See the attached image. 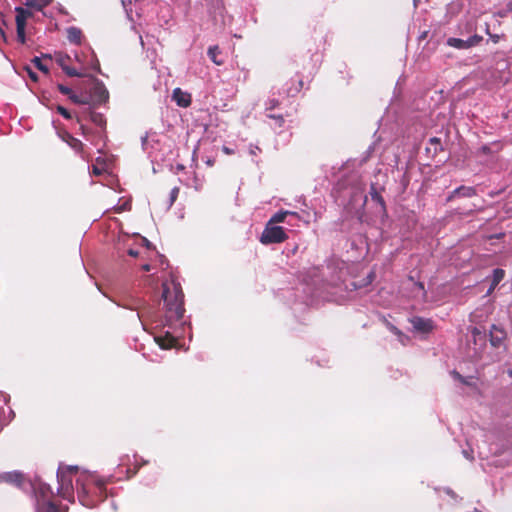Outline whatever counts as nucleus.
Instances as JSON below:
<instances>
[{"mask_svg":"<svg viewBox=\"0 0 512 512\" xmlns=\"http://www.w3.org/2000/svg\"><path fill=\"white\" fill-rule=\"evenodd\" d=\"M59 90L62 94L70 96L72 94V90L64 85H59Z\"/></svg>","mask_w":512,"mask_h":512,"instance_id":"a878e982","label":"nucleus"},{"mask_svg":"<svg viewBox=\"0 0 512 512\" xmlns=\"http://www.w3.org/2000/svg\"><path fill=\"white\" fill-rule=\"evenodd\" d=\"M270 104H271L270 108H273V107H275L277 105V101L276 100H271Z\"/></svg>","mask_w":512,"mask_h":512,"instance_id":"ea45409f","label":"nucleus"},{"mask_svg":"<svg viewBox=\"0 0 512 512\" xmlns=\"http://www.w3.org/2000/svg\"><path fill=\"white\" fill-rule=\"evenodd\" d=\"M506 332L503 328L492 325L490 330V343L493 347H500L506 339Z\"/></svg>","mask_w":512,"mask_h":512,"instance_id":"423d86ee","label":"nucleus"},{"mask_svg":"<svg viewBox=\"0 0 512 512\" xmlns=\"http://www.w3.org/2000/svg\"><path fill=\"white\" fill-rule=\"evenodd\" d=\"M287 234L281 226L267 223L260 237L262 244L281 243L287 239Z\"/></svg>","mask_w":512,"mask_h":512,"instance_id":"7ed1b4c3","label":"nucleus"},{"mask_svg":"<svg viewBox=\"0 0 512 512\" xmlns=\"http://www.w3.org/2000/svg\"><path fill=\"white\" fill-rule=\"evenodd\" d=\"M506 12H512V1L508 2L507 5H506V11L505 12H500L499 15L501 17L505 16L506 15Z\"/></svg>","mask_w":512,"mask_h":512,"instance_id":"bb28decb","label":"nucleus"},{"mask_svg":"<svg viewBox=\"0 0 512 512\" xmlns=\"http://www.w3.org/2000/svg\"><path fill=\"white\" fill-rule=\"evenodd\" d=\"M57 111L59 114H61L64 118L66 119H70L71 118V114L69 113V111L64 108L63 106H58L57 107Z\"/></svg>","mask_w":512,"mask_h":512,"instance_id":"5701e85b","label":"nucleus"},{"mask_svg":"<svg viewBox=\"0 0 512 512\" xmlns=\"http://www.w3.org/2000/svg\"><path fill=\"white\" fill-rule=\"evenodd\" d=\"M27 72L29 74V77L33 80V81H37V74L35 72H33L30 68H27Z\"/></svg>","mask_w":512,"mask_h":512,"instance_id":"7c9ffc66","label":"nucleus"},{"mask_svg":"<svg viewBox=\"0 0 512 512\" xmlns=\"http://www.w3.org/2000/svg\"><path fill=\"white\" fill-rule=\"evenodd\" d=\"M56 63L62 68V70L71 77H81L83 73L79 72L77 69L70 67V63L72 62V57L68 54L62 52H55L53 55Z\"/></svg>","mask_w":512,"mask_h":512,"instance_id":"20e7f679","label":"nucleus"},{"mask_svg":"<svg viewBox=\"0 0 512 512\" xmlns=\"http://www.w3.org/2000/svg\"><path fill=\"white\" fill-rule=\"evenodd\" d=\"M389 329L396 335L402 336V333L392 324H388Z\"/></svg>","mask_w":512,"mask_h":512,"instance_id":"c756f323","label":"nucleus"},{"mask_svg":"<svg viewBox=\"0 0 512 512\" xmlns=\"http://www.w3.org/2000/svg\"><path fill=\"white\" fill-rule=\"evenodd\" d=\"M178 193H179V188L178 187H174L171 192H170V203L169 205L171 206L174 201L176 200L177 196H178Z\"/></svg>","mask_w":512,"mask_h":512,"instance_id":"b1692460","label":"nucleus"},{"mask_svg":"<svg viewBox=\"0 0 512 512\" xmlns=\"http://www.w3.org/2000/svg\"><path fill=\"white\" fill-rule=\"evenodd\" d=\"M414 6L415 7L417 6V0H414Z\"/></svg>","mask_w":512,"mask_h":512,"instance_id":"de8ad7c7","label":"nucleus"},{"mask_svg":"<svg viewBox=\"0 0 512 512\" xmlns=\"http://www.w3.org/2000/svg\"><path fill=\"white\" fill-rule=\"evenodd\" d=\"M90 118H91V121L98 126L102 127L105 125V119H104L103 115L100 113H92Z\"/></svg>","mask_w":512,"mask_h":512,"instance_id":"aec40b11","label":"nucleus"},{"mask_svg":"<svg viewBox=\"0 0 512 512\" xmlns=\"http://www.w3.org/2000/svg\"><path fill=\"white\" fill-rule=\"evenodd\" d=\"M220 54V49L218 46H211L208 49V56L210 57L211 61L215 63L216 65H221L223 63L222 60L218 59V55Z\"/></svg>","mask_w":512,"mask_h":512,"instance_id":"f3484780","label":"nucleus"},{"mask_svg":"<svg viewBox=\"0 0 512 512\" xmlns=\"http://www.w3.org/2000/svg\"><path fill=\"white\" fill-rule=\"evenodd\" d=\"M411 324L416 331L428 333L433 329V321L421 317H414L411 319Z\"/></svg>","mask_w":512,"mask_h":512,"instance_id":"0eeeda50","label":"nucleus"},{"mask_svg":"<svg viewBox=\"0 0 512 512\" xmlns=\"http://www.w3.org/2000/svg\"><path fill=\"white\" fill-rule=\"evenodd\" d=\"M476 195V190L471 186H460L454 189L451 194L448 196L447 200L451 201L455 197H472Z\"/></svg>","mask_w":512,"mask_h":512,"instance_id":"1a4fd4ad","label":"nucleus"},{"mask_svg":"<svg viewBox=\"0 0 512 512\" xmlns=\"http://www.w3.org/2000/svg\"><path fill=\"white\" fill-rule=\"evenodd\" d=\"M481 40L482 37L478 35L471 36L467 40L451 37L447 39V45L456 49H468L477 45Z\"/></svg>","mask_w":512,"mask_h":512,"instance_id":"39448f33","label":"nucleus"},{"mask_svg":"<svg viewBox=\"0 0 512 512\" xmlns=\"http://www.w3.org/2000/svg\"><path fill=\"white\" fill-rule=\"evenodd\" d=\"M52 0H27L25 5L36 10H41L45 6L49 5Z\"/></svg>","mask_w":512,"mask_h":512,"instance_id":"dca6fc26","label":"nucleus"},{"mask_svg":"<svg viewBox=\"0 0 512 512\" xmlns=\"http://www.w3.org/2000/svg\"><path fill=\"white\" fill-rule=\"evenodd\" d=\"M206 163H207V165L212 166L214 164V161L211 159H208Z\"/></svg>","mask_w":512,"mask_h":512,"instance_id":"79ce46f5","label":"nucleus"},{"mask_svg":"<svg viewBox=\"0 0 512 512\" xmlns=\"http://www.w3.org/2000/svg\"><path fill=\"white\" fill-rule=\"evenodd\" d=\"M15 10H16V18H15L16 26L25 27L26 20L28 17L31 16V13L22 7H16Z\"/></svg>","mask_w":512,"mask_h":512,"instance_id":"9b49d317","label":"nucleus"},{"mask_svg":"<svg viewBox=\"0 0 512 512\" xmlns=\"http://www.w3.org/2000/svg\"><path fill=\"white\" fill-rule=\"evenodd\" d=\"M172 98L180 107L186 108L191 104L190 94L182 91L180 88H175L173 90Z\"/></svg>","mask_w":512,"mask_h":512,"instance_id":"6e6552de","label":"nucleus"},{"mask_svg":"<svg viewBox=\"0 0 512 512\" xmlns=\"http://www.w3.org/2000/svg\"><path fill=\"white\" fill-rule=\"evenodd\" d=\"M128 254L131 256V257H137L139 255V252L137 250H134V249H129L128 250Z\"/></svg>","mask_w":512,"mask_h":512,"instance_id":"f704fd0d","label":"nucleus"},{"mask_svg":"<svg viewBox=\"0 0 512 512\" xmlns=\"http://www.w3.org/2000/svg\"><path fill=\"white\" fill-rule=\"evenodd\" d=\"M269 117L275 119L279 126H281L284 122V119L281 115L275 116V115H269Z\"/></svg>","mask_w":512,"mask_h":512,"instance_id":"cd10ccee","label":"nucleus"},{"mask_svg":"<svg viewBox=\"0 0 512 512\" xmlns=\"http://www.w3.org/2000/svg\"><path fill=\"white\" fill-rule=\"evenodd\" d=\"M54 510H55V507L52 504H49L47 510L43 511V512H53ZM38 512H42V511L39 510Z\"/></svg>","mask_w":512,"mask_h":512,"instance_id":"e433bc0d","label":"nucleus"},{"mask_svg":"<svg viewBox=\"0 0 512 512\" xmlns=\"http://www.w3.org/2000/svg\"><path fill=\"white\" fill-rule=\"evenodd\" d=\"M287 215H297V213L288 210H281L275 213L268 222L272 224L281 223L285 220Z\"/></svg>","mask_w":512,"mask_h":512,"instance_id":"4468645a","label":"nucleus"},{"mask_svg":"<svg viewBox=\"0 0 512 512\" xmlns=\"http://www.w3.org/2000/svg\"><path fill=\"white\" fill-rule=\"evenodd\" d=\"M491 39L494 43H497L499 41V36L498 35H492L491 36Z\"/></svg>","mask_w":512,"mask_h":512,"instance_id":"4c0bfd02","label":"nucleus"},{"mask_svg":"<svg viewBox=\"0 0 512 512\" xmlns=\"http://www.w3.org/2000/svg\"><path fill=\"white\" fill-rule=\"evenodd\" d=\"M22 480H23V475L16 471L5 472V473L0 474V483L7 482V483H12L17 486H20L22 484Z\"/></svg>","mask_w":512,"mask_h":512,"instance_id":"9d476101","label":"nucleus"},{"mask_svg":"<svg viewBox=\"0 0 512 512\" xmlns=\"http://www.w3.org/2000/svg\"><path fill=\"white\" fill-rule=\"evenodd\" d=\"M156 341L162 349H168L174 345V343L176 342V339L167 333V335L164 338L163 337L156 338Z\"/></svg>","mask_w":512,"mask_h":512,"instance_id":"2eb2a0df","label":"nucleus"},{"mask_svg":"<svg viewBox=\"0 0 512 512\" xmlns=\"http://www.w3.org/2000/svg\"><path fill=\"white\" fill-rule=\"evenodd\" d=\"M415 285L422 292V296L425 297L426 296V291H425V288H424V284L421 283V282H417V283H415Z\"/></svg>","mask_w":512,"mask_h":512,"instance_id":"c85d7f7f","label":"nucleus"},{"mask_svg":"<svg viewBox=\"0 0 512 512\" xmlns=\"http://www.w3.org/2000/svg\"><path fill=\"white\" fill-rule=\"evenodd\" d=\"M473 334H478L479 331L477 330V328H474L473 331H472Z\"/></svg>","mask_w":512,"mask_h":512,"instance_id":"a18cd8bd","label":"nucleus"},{"mask_svg":"<svg viewBox=\"0 0 512 512\" xmlns=\"http://www.w3.org/2000/svg\"><path fill=\"white\" fill-rule=\"evenodd\" d=\"M451 374L453 375V377L456 380L460 381L461 383L468 384V381L462 375H460L457 371H452Z\"/></svg>","mask_w":512,"mask_h":512,"instance_id":"393cba45","label":"nucleus"},{"mask_svg":"<svg viewBox=\"0 0 512 512\" xmlns=\"http://www.w3.org/2000/svg\"><path fill=\"white\" fill-rule=\"evenodd\" d=\"M222 151H223L225 154H227V155H231V154H233V153H234V150H233V149H231V148H229V147H227V146H223V147H222Z\"/></svg>","mask_w":512,"mask_h":512,"instance_id":"473e14b6","label":"nucleus"},{"mask_svg":"<svg viewBox=\"0 0 512 512\" xmlns=\"http://www.w3.org/2000/svg\"><path fill=\"white\" fill-rule=\"evenodd\" d=\"M464 456L470 460L473 459V457H471L467 452L464 451Z\"/></svg>","mask_w":512,"mask_h":512,"instance_id":"37998d69","label":"nucleus"},{"mask_svg":"<svg viewBox=\"0 0 512 512\" xmlns=\"http://www.w3.org/2000/svg\"><path fill=\"white\" fill-rule=\"evenodd\" d=\"M510 377H512V368L508 371Z\"/></svg>","mask_w":512,"mask_h":512,"instance_id":"49530a36","label":"nucleus"},{"mask_svg":"<svg viewBox=\"0 0 512 512\" xmlns=\"http://www.w3.org/2000/svg\"><path fill=\"white\" fill-rule=\"evenodd\" d=\"M67 39L73 43L79 45L82 40V32L77 27H69L67 29Z\"/></svg>","mask_w":512,"mask_h":512,"instance_id":"f8f14e48","label":"nucleus"},{"mask_svg":"<svg viewBox=\"0 0 512 512\" xmlns=\"http://www.w3.org/2000/svg\"><path fill=\"white\" fill-rule=\"evenodd\" d=\"M142 269H143L144 271H149V270H150V265H149V264H144V265L142 266Z\"/></svg>","mask_w":512,"mask_h":512,"instance_id":"58836bf2","label":"nucleus"},{"mask_svg":"<svg viewBox=\"0 0 512 512\" xmlns=\"http://www.w3.org/2000/svg\"><path fill=\"white\" fill-rule=\"evenodd\" d=\"M33 63L35 64V66H36L39 70L43 71L45 74H48V71H49V70H48V68H47L44 64H42V62H41V60H40V58H39V57H35V58L33 59Z\"/></svg>","mask_w":512,"mask_h":512,"instance_id":"412c9836","label":"nucleus"},{"mask_svg":"<svg viewBox=\"0 0 512 512\" xmlns=\"http://www.w3.org/2000/svg\"><path fill=\"white\" fill-rule=\"evenodd\" d=\"M431 143H439V139L438 138H431Z\"/></svg>","mask_w":512,"mask_h":512,"instance_id":"a19ab883","label":"nucleus"},{"mask_svg":"<svg viewBox=\"0 0 512 512\" xmlns=\"http://www.w3.org/2000/svg\"><path fill=\"white\" fill-rule=\"evenodd\" d=\"M370 195H371L372 200L375 201L376 203H378L381 206V208H383V209L385 208L384 199L382 198L380 193L376 190L374 185L371 186Z\"/></svg>","mask_w":512,"mask_h":512,"instance_id":"6ab92c4d","label":"nucleus"},{"mask_svg":"<svg viewBox=\"0 0 512 512\" xmlns=\"http://www.w3.org/2000/svg\"><path fill=\"white\" fill-rule=\"evenodd\" d=\"M69 98H70L74 103H82V101L79 99V97H78L77 95L73 94V93L69 96Z\"/></svg>","mask_w":512,"mask_h":512,"instance_id":"72a5a7b5","label":"nucleus"},{"mask_svg":"<svg viewBox=\"0 0 512 512\" xmlns=\"http://www.w3.org/2000/svg\"><path fill=\"white\" fill-rule=\"evenodd\" d=\"M505 276V272L503 269L497 268L493 270L492 275V283L490 288L487 291V295L491 294L492 291L496 288V286L502 281Z\"/></svg>","mask_w":512,"mask_h":512,"instance_id":"ddd939ff","label":"nucleus"},{"mask_svg":"<svg viewBox=\"0 0 512 512\" xmlns=\"http://www.w3.org/2000/svg\"><path fill=\"white\" fill-rule=\"evenodd\" d=\"M183 293L179 283L171 281L163 284L162 298L167 308V318L179 320L183 317Z\"/></svg>","mask_w":512,"mask_h":512,"instance_id":"f03ea898","label":"nucleus"},{"mask_svg":"<svg viewBox=\"0 0 512 512\" xmlns=\"http://www.w3.org/2000/svg\"><path fill=\"white\" fill-rule=\"evenodd\" d=\"M143 242L146 244L147 247L149 246V242L147 241V239L143 238Z\"/></svg>","mask_w":512,"mask_h":512,"instance_id":"c03bdc74","label":"nucleus"},{"mask_svg":"<svg viewBox=\"0 0 512 512\" xmlns=\"http://www.w3.org/2000/svg\"><path fill=\"white\" fill-rule=\"evenodd\" d=\"M65 141L75 151H81L83 148V143L79 139L74 138L73 136H71L69 134L65 138Z\"/></svg>","mask_w":512,"mask_h":512,"instance_id":"a211bd4d","label":"nucleus"},{"mask_svg":"<svg viewBox=\"0 0 512 512\" xmlns=\"http://www.w3.org/2000/svg\"><path fill=\"white\" fill-rule=\"evenodd\" d=\"M72 60H74L75 62L79 63L80 65H83V61L80 57V55L78 53H75Z\"/></svg>","mask_w":512,"mask_h":512,"instance_id":"2f4dec72","label":"nucleus"},{"mask_svg":"<svg viewBox=\"0 0 512 512\" xmlns=\"http://www.w3.org/2000/svg\"><path fill=\"white\" fill-rule=\"evenodd\" d=\"M18 40L23 44L25 43V27L16 26Z\"/></svg>","mask_w":512,"mask_h":512,"instance_id":"4be33fe9","label":"nucleus"},{"mask_svg":"<svg viewBox=\"0 0 512 512\" xmlns=\"http://www.w3.org/2000/svg\"><path fill=\"white\" fill-rule=\"evenodd\" d=\"M74 478L76 481V489L78 492L79 500L83 505H88L86 501V486L90 481H92L93 477L90 474L79 473L77 466H59L57 471V479L59 484L58 494L68 501H73Z\"/></svg>","mask_w":512,"mask_h":512,"instance_id":"f257e3e1","label":"nucleus"},{"mask_svg":"<svg viewBox=\"0 0 512 512\" xmlns=\"http://www.w3.org/2000/svg\"><path fill=\"white\" fill-rule=\"evenodd\" d=\"M93 173L95 175H100L102 173V170L96 166L93 167Z\"/></svg>","mask_w":512,"mask_h":512,"instance_id":"c9c22d12","label":"nucleus"}]
</instances>
